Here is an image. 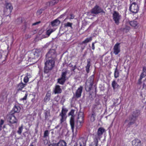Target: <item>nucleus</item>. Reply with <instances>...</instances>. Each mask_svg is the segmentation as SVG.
<instances>
[{
  "label": "nucleus",
  "mask_w": 146,
  "mask_h": 146,
  "mask_svg": "<svg viewBox=\"0 0 146 146\" xmlns=\"http://www.w3.org/2000/svg\"><path fill=\"white\" fill-rule=\"evenodd\" d=\"M23 129V125L22 124L21 126L18 128V130L17 131V133L20 135L21 134Z\"/></svg>",
  "instance_id": "obj_32"
},
{
  "label": "nucleus",
  "mask_w": 146,
  "mask_h": 146,
  "mask_svg": "<svg viewBox=\"0 0 146 146\" xmlns=\"http://www.w3.org/2000/svg\"><path fill=\"white\" fill-rule=\"evenodd\" d=\"M29 78H30V77H29L28 76H25V77L23 79V81L25 84H26L28 82Z\"/></svg>",
  "instance_id": "obj_38"
},
{
  "label": "nucleus",
  "mask_w": 146,
  "mask_h": 146,
  "mask_svg": "<svg viewBox=\"0 0 146 146\" xmlns=\"http://www.w3.org/2000/svg\"><path fill=\"white\" fill-rule=\"evenodd\" d=\"M5 127V126H4V128Z\"/></svg>",
  "instance_id": "obj_62"
},
{
  "label": "nucleus",
  "mask_w": 146,
  "mask_h": 146,
  "mask_svg": "<svg viewBox=\"0 0 146 146\" xmlns=\"http://www.w3.org/2000/svg\"><path fill=\"white\" fill-rule=\"evenodd\" d=\"M68 111V110L67 108H64V106L62 107L61 112L59 114V116L61 117L60 120V124H62L63 122L66 121V114Z\"/></svg>",
  "instance_id": "obj_6"
},
{
  "label": "nucleus",
  "mask_w": 146,
  "mask_h": 146,
  "mask_svg": "<svg viewBox=\"0 0 146 146\" xmlns=\"http://www.w3.org/2000/svg\"><path fill=\"white\" fill-rule=\"evenodd\" d=\"M58 3V0H52L49 2L50 6H53Z\"/></svg>",
  "instance_id": "obj_33"
},
{
  "label": "nucleus",
  "mask_w": 146,
  "mask_h": 146,
  "mask_svg": "<svg viewBox=\"0 0 146 146\" xmlns=\"http://www.w3.org/2000/svg\"><path fill=\"white\" fill-rule=\"evenodd\" d=\"M120 43H117L114 45L113 48V53L115 55L118 54L120 51Z\"/></svg>",
  "instance_id": "obj_15"
},
{
  "label": "nucleus",
  "mask_w": 146,
  "mask_h": 146,
  "mask_svg": "<svg viewBox=\"0 0 146 146\" xmlns=\"http://www.w3.org/2000/svg\"><path fill=\"white\" fill-rule=\"evenodd\" d=\"M75 66H75V67H74V68H73V69H72V70H73V71H74V70L75 69Z\"/></svg>",
  "instance_id": "obj_57"
},
{
  "label": "nucleus",
  "mask_w": 146,
  "mask_h": 146,
  "mask_svg": "<svg viewBox=\"0 0 146 146\" xmlns=\"http://www.w3.org/2000/svg\"><path fill=\"white\" fill-rule=\"evenodd\" d=\"M29 146H35L33 144V143H31Z\"/></svg>",
  "instance_id": "obj_53"
},
{
  "label": "nucleus",
  "mask_w": 146,
  "mask_h": 146,
  "mask_svg": "<svg viewBox=\"0 0 146 146\" xmlns=\"http://www.w3.org/2000/svg\"><path fill=\"white\" fill-rule=\"evenodd\" d=\"M129 23L131 27L135 29H136L138 27L139 23L137 21H131L129 22Z\"/></svg>",
  "instance_id": "obj_26"
},
{
  "label": "nucleus",
  "mask_w": 146,
  "mask_h": 146,
  "mask_svg": "<svg viewBox=\"0 0 146 146\" xmlns=\"http://www.w3.org/2000/svg\"><path fill=\"white\" fill-rule=\"evenodd\" d=\"M89 146H93V145L92 144V143H91V144H90L89 145Z\"/></svg>",
  "instance_id": "obj_54"
},
{
  "label": "nucleus",
  "mask_w": 146,
  "mask_h": 146,
  "mask_svg": "<svg viewBox=\"0 0 146 146\" xmlns=\"http://www.w3.org/2000/svg\"><path fill=\"white\" fill-rule=\"evenodd\" d=\"M145 90H146V85L145 86Z\"/></svg>",
  "instance_id": "obj_61"
},
{
  "label": "nucleus",
  "mask_w": 146,
  "mask_h": 146,
  "mask_svg": "<svg viewBox=\"0 0 146 146\" xmlns=\"http://www.w3.org/2000/svg\"><path fill=\"white\" fill-rule=\"evenodd\" d=\"M91 12L92 13L95 14H98L101 13H105V12L103 10L97 5H96L92 9Z\"/></svg>",
  "instance_id": "obj_10"
},
{
  "label": "nucleus",
  "mask_w": 146,
  "mask_h": 146,
  "mask_svg": "<svg viewBox=\"0 0 146 146\" xmlns=\"http://www.w3.org/2000/svg\"><path fill=\"white\" fill-rule=\"evenodd\" d=\"M66 15V13H64L63 14L61 15L59 17H58V19L63 18Z\"/></svg>",
  "instance_id": "obj_44"
},
{
  "label": "nucleus",
  "mask_w": 146,
  "mask_h": 146,
  "mask_svg": "<svg viewBox=\"0 0 146 146\" xmlns=\"http://www.w3.org/2000/svg\"><path fill=\"white\" fill-rule=\"evenodd\" d=\"M51 96V92L50 91L47 92L46 95L44 98V101L45 102L49 101L50 100Z\"/></svg>",
  "instance_id": "obj_20"
},
{
  "label": "nucleus",
  "mask_w": 146,
  "mask_h": 146,
  "mask_svg": "<svg viewBox=\"0 0 146 146\" xmlns=\"http://www.w3.org/2000/svg\"><path fill=\"white\" fill-rule=\"evenodd\" d=\"M46 56L48 58L55 60L57 56L56 50L54 49H50L46 54Z\"/></svg>",
  "instance_id": "obj_9"
},
{
  "label": "nucleus",
  "mask_w": 146,
  "mask_h": 146,
  "mask_svg": "<svg viewBox=\"0 0 146 146\" xmlns=\"http://www.w3.org/2000/svg\"><path fill=\"white\" fill-rule=\"evenodd\" d=\"M94 143L95 146H98V138H96L94 139Z\"/></svg>",
  "instance_id": "obj_40"
},
{
  "label": "nucleus",
  "mask_w": 146,
  "mask_h": 146,
  "mask_svg": "<svg viewBox=\"0 0 146 146\" xmlns=\"http://www.w3.org/2000/svg\"><path fill=\"white\" fill-rule=\"evenodd\" d=\"M143 78H141V76H140L139 79L138 80V83L139 84H140L141 83V80Z\"/></svg>",
  "instance_id": "obj_45"
},
{
  "label": "nucleus",
  "mask_w": 146,
  "mask_h": 146,
  "mask_svg": "<svg viewBox=\"0 0 146 146\" xmlns=\"http://www.w3.org/2000/svg\"><path fill=\"white\" fill-rule=\"evenodd\" d=\"M5 6L3 10L4 12L8 15L10 14L13 9L12 5L10 3H5Z\"/></svg>",
  "instance_id": "obj_8"
},
{
  "label": "nucleus",
  "mask_w": 146,
  "mask_h": 146,
  "mask_svg": "<svg viewBox=\"0 0 146 146\" xmlns=\"http://www.w3.org/2000/svg\"><path fill=\"white\" fill-rule=\"evenodd\" d=\"M49 133L48 131V130H46L44 133L43 137L44 138L48 136L49 135Z\"/></svg>",
  "instance_id": "obj_39"
},
{
  "label": "nucleus",
  "mask_w": 146,
  "mask_h": 146,
  "mask_svg": "<svg viewBox=\"0 0 146 146\" xmlns=\"http://www.w3.org/2000/svg\"><path fill=\"white\" fill-rule=\"evenodd\" d=\"M50 116V112L46 111L45 113V118L46 119L48 118V117Z\"/></svg>",
  "instance_id": "obj_42"
},
{
  "label": "nucleus",
  "mask_w": 146,
  "mask_h": 146,
  "mask_svg": "<svg viewBox=\"0 0 146 146\" xmlns=\"http://www.w3.org/2000/svg\"><path fill=\"white\" fill-rule=\"evenodd\" d=\"M53 144H50L49 145H48V146H53Z\"/></svg>",
  "instance_id": "obj_56"
},
{
  "label": "nucleus",
  "mask_w": 146,
  "mask_h": 146,
  "mask_svg": "<svg viewBox=\"0 0 146 146\" xmlns=\"http://www.w3.org/2000/svg\"><path fill=\"white\" fill-rule=\"evenodd\" d=\"M60 23V21L57 19L52 21L51 22V24L52 27H55L59 25Z\"/></svg>",
  "instance_id": "obj_23"
},
{
  "label": "nucleus",
  "mask_w": 146,
  "mask_h": 146,
  "mask_svg": "<svg viewBox=\"0 0 146 146\" xmlns=\"http://www.w3.org/2000/svg\"><path fill=\"white\" fill-rule=\"evenodd\" d=\"M55 65V60L49 59L46 61L44 63V72L47 74L52 70Z\"/></svg>",
  "instance_id": "obj_2"
},
{
  "label": "nucleus",
  "mask_w": 146,
  "mask_h": 146,
  "mask_svg": "<svg viewBox=\"0 0 146 146\" xmlns=\"http://www.w3.org/2000/svg\"><path fill=\"white\" fill-rule=\"evenodd\" d=\"M83 88V87L82 86H80L78 88L75 93V96L76 98H79L81 96Z\"/></svg>",
  "instance_id": "obj_19"
},
{
  "label": "nucleus",
  "mask_w": 146,
  "mask_h": 146,
  "mask_svg": "<svg viewBox=\"0 0 146 146\" xmlns=\"http://www.w3.org/2000/svg\"><path fill=\"white\" fill-rule=\"evenodd\" d=\"M84 118V114L82 112L79 113L77 122L76 128L79 129L81 127L83 122Z\"/></svg>",
  "instance_id": "obj_5"
},
{
  "label": "nucleus",
  "mask_w": 146,
  "mask_h": 146,
  "mask_svg": "<svg viewBox=\"0 0 146 146\" xmlns=\"http://www.w3.org/2000/svg\"><path fill=\"white\" fill-rule=\"evenodd\" d=\"M4 122V120L2 119H1L0 121V125H2L3 124Z\"/></svg>",
  "instance_id": "obj_46"
},
{
  "label": "nucleus",
  "mask_w": 146,
  "mask_h": 146,
  "mask_svg": "<svg viewBox=\"0 0 146 146\" xmlns=\"http://www.w3.org/2000/svg\"><path fill=\"white\" fill-rule=\"evenodd\" d=\"M40 21L36 22L35 23H33V25H37L39 23H40Z\"/></svg>",
  "instance_id": "obj_48"
},
{
  "label": "nucleus",
  "mask_w": 146,
  "mask_h": 146,
  "mask_svg": "<svg viewBox=\"0 0 146 146\" xmlns=\"http://www.w3.org/2000/svg\"><path fill=\"white\" fill-rule=\"evenodd\" d=\"M56 144L57 146H66V143L62 140H60Z\"/></svg>",
  "instance_id": "obj_29"
},
{
  "label": "nucleus",
  "mask_w": 146,
  "mask_h": 146,
  "mask_svg": "<svg viewBox=\"0 0 146 146\" xmlns=\"http://www.w3.org/2000/svg\"><path fill=\"white\" fill-rule=\"evenodd\" d=\"M67 74V72L66 71L62 72L60 77L57 80V83L61 85H63L66 80Z\"/></svg>",
  "instance_id": "obj_7"
},
{
  "label": "nucleus",
  "mask_w": 146,
  "mask_h": 146,
  "mask_svg": "<svg viewBox=\"0 0 146 146\" xmlns=\"http://www.w3.org/2000/svg\"><path fill=\"white\" fill-rule=\"evenodd\" d=\"M96 116V113L95 111L94 110H92L91 113L89 115V117L91 121L93 122L95 121Z\"/></svg>",
  "instance_id": "obj_18"
},
{
  "label": "nucleus",
  "mask_w": 146,
  "mask_h": 146,
  "mask_svg": "<svg viewBox=\"0 0 146 146\" xmlns=\"http://www.w3.org/2000/svg\"><path fill=\"white\" fill-rule=\"evenodd\" d=\"M97 42V41H95L94 42H93L92 44V49L94 50L95 49L94 44Z\"/></svg>",
  "instance_id": "obj_43"
},
{
  "label": "nucleus",
  "mask_w": 146,
  "mask_h": 146,
  "mask_svg": "<svg viewBox=\"0 0 146 146\" xmlns=\"http://www.w3.org/2000/svg\"><path fill=\"white\" fill-rule=\"evenodd\" d=\"M96 87H95V90H96Z\"/></svg>",
  "instance_id": "obj_60"
},
{
  "label": "nucleus",
  "mask_w": 146,
  "mask_h": 146,
  "mask_svg": "<svg viewBox=\"0 0 146 146\" xmlns=\"http://www.w3.org/2000/svg\"><path fill=\"white\" fill-rule=\"evenodd\" d=\"M141 78H144L146 76V67H143L142 70V72L140 75Z\"/></svg>",
  "instance_id": "obj_28"
},
{
  "label": "nucleus",
  "mask_w": 146,
  "mask_h": 146,
  "mask_svg": "<svg viewBox=\"0 0 146 146\" xmlns=\"http://www.w3.org/2000/svg\"><path fill=\"white\" fill-rule=\"evenodd\" d=\"M138 116V115L136 114L135 111L133 112V114L129 115L128 118V119H126L124 122L125 123H128L127 126L129 127L131 125L134 124L136 121V118Z\"/></svg>",
  "instance_id": "obj_4"
},
{
  "label": "nucleus",
  "mask_w": 146,
  "mask_h": 146,
  "mask_svg": "<svg viewBox=\"0 0 146 146\" xmlns=\"http://www.w3.org/2000/svg\"><path fill=\"white\" fill-rule=\"evenodd\" d=\"M74 112V110H72L68 113L69 115H71L70 120V124L72 131L74 130V117L73 115Z\"/></svg>",
  "instance_id": "obj_13"
},
{
  "label": "nucleus",
  "mask_w": 146,
  "mask_h": 146,
  "mask_svg": "<svg viewBox=\"0 0 146 146\" xmlns=\"http://www.w3.org/2000/svg\"><path fill=\"white\" fill-rule=\"evenodd\" d=\"M105 131V129L104 128L102 127H99L98 129L97 133V136L98 137L101 136Z\"/></svg>",
  "instance_id": "obj_24"
},
{
  "label": "nucleus",
  "mask_w": 146,
  "mask_h": 146,
  "mask_svg": "<svg viewBox=\"0 0 146 146\" xmlns=\"http://www.w3.org/2000/svg\"><path fill=\"white\" fill-rule=\"evenodd\" d=\"M70 16L71 17L70 18V19H73L74 17V15L72 14H70Z\"/></svg>",
  "instance_id": "obj_47"
},
{
  "label": "nucleus",
  "mask_w": 146,
  "mask_h": 146,
  "mask_svg": "<svg viewBox=\"0 0 146 146\" xmlns=\"http://www.w3.org/2000/svg\"><path fill=\"white\" fill-rule=\"evenodd\" d=\"M7 118L9 122L8 125L13 128L14 126L13 124H17L18 122V119L15 116V114L13 113L12 111H11L7 115Z\"/></svg>",
  "instance_id": "obj_1"
},
{
  "label": "nucleus",
  "mask_w": 146,
  "mask_h": 146,
  "mask_svg": "<svg viewBox=\"0 0 146 146\" xmlns=\"http://www.w3.org/2000/svg\"><path fill=\"white\" fill-rule=\"evenodd\" d=\"M38 12L40 14H41L42 13V10L41 9L39 10L38 11Z\"/></svg>",
  "instance_id": "obj_51"
},
{
  "label": "nucleus",
  "mask_w": 146,
  "mask_h": 146,
  "mask_svg": "<svg viewBox=\"0 0 146 146\" xmlns=\"http://www.w3.org/2000/svg\"><path fill=\"white\" fill-rule=\"evenodd\" d=\"M26 84L23 83L22 81L17 85L16 89L17 90V93H19L20 91L24 92L25 90H23V89L26 86Z\"/></svg>",
  "instance_id": "obj_14"
},
{
  "label": "nucleus",
  "mask_w": 146,
  "mask_h": 146,
  "mask_svg": "<svg viewBox=\"0 0 146 146\" xmlns=\"http://www.w3.org/2000/svg\"><path fill=\"white\" fill-rule=\"evenodd\" d=\"M94 74L90 76L86 81L85 87V90L86 92H89L90 91L92 88L94 84Z\"/></svg>",
  "instance_id": "obj_3"
},
{
  "label": "nucleus",
  "mask_w": 146,
  "mask_h": 146,
  "mask_svg": "<svg viewBox=\"0 0 146 146\" xmlns=\"http://www.w3.org/2000/svg\"><path fill=\"white\" fill-rule=\"evenodd\" d=\"M86 144L84 139L83 138H79L76 143V146H86Z\"/></svg>",
  "instance_id": "obj_16"
},
{
  "label": "nucleus",
  "mask_w": 146,
  "mask_h": 146,
  "mask_svg": "<svg viewBox=\"0 0 146 146\" xmlns=\"http://www.w3.org/2000/svg\"><path fill=\"white\" fill-rule=\"evenodd\" d=\"M113 19L115 23L117 25H118L119 23V20L121 17V15H119V13L115 11L113 15Z\"/></svg>",
  "instance_id": "obj_12"
},
{
  "label": "nucleus",
  "mask_w": 146,
  "mask_h": 146,
  "mask_svg": "<svg viewBox=\"0 0 146 146\" xmlns=\"http://www.w3.org/2000/svg\"><path fill=\"white\" fill-rule=\"evenodd\" d=\"M111 85L113 89H115L116 88L119 87V85L116 82L115 80H113L112 82Z\"/></svg>",
  "instance_id": "obj_31"
},
{
  "label": "nucleus",
  "mask_w": 146,
  "mask_h": 146,
  "mask_svg": "<svg viewBox=\"0 0 146 146\" xmlns=\"http://www.w3.org/2000/svg\"><path fill=\"white\" fill-rule=\"evenodd\" d=\"M118 99H114V100L113 105L115 106H116L119 104L120 103L118 102Z\"/></svg>",
  "instance_id": "obj_36"
},
{
  "label": "nucleus",
  "mask_w": 146,
  "mask_h": 146,
  "mask_svg": "<svg viewBox=\"0 0 146 146\" xmlns=\"http://www.w3.org/2000/svg\"><path fill=\"white\" fill-rule=\"evenodd\" d=\"M41 50L40 49H36L33 53L34 56V59L38 58L40 55L41 54Z\"/></svg>",
  "instance_id": "obj_25"
},
{
  "label": "nucleus",
  "mask_w": 146,
  "mask_h": 146,
  "mask_svg": "<svg viewBox=\"0 0 146 146\" xmlns=\"http://www.w3.org/2000/svg\"><path fill=\"white\" fill-rule=\"evenodd\" d=\"M28 95V94L27 92H26L25 94V96L22 98H21L19 100L21 101L24 100H27V96Z\"/></svg>",
  "instance_id": "obj_37"
},
{
  "label": "nucleus",
  "mask_w": 146,
  "mask_h": 146,
  "mask_svg": "<svg viewBox=\"0 0 146 146\" xmlns=\"http://www.w3.org/2000/svg\"><path fill=\"white\" fill-rule=\"evenodd\" d=\"M26 76H28V77H30V78L31 77V75L27 73V75Z\"/></svg>",
  "instance_id": "obj_50"
},
{
  "label": "nucleus",
  "mask_w": 146,
  "mask_h": 146,
  "mask_svg": "<svg viewBox=\"0 0 146 146\" xmlns=\"http://www.w3.org/2000/svg\"><path fill=\"white\" fill-rule=\"evenodd\" d=\"M72 23H70L69 22H68L67 23H64V27H70L71 29L72 28Z\"/></svg>",
  "instance_id": "obj_35"
},
{
  "label": "nucleus",
  "mask_w": 146,
  "mask_h": 146,
  "mask_svg": "<svg viewBox=\"0 0 146 146\" xmlns=\"http://www.w3.org/2000/svg\"><path fill=\"white\" fill-rule=\"evenodd\" d=\"M21 109V107L18 105H15L11 111H13V113L15 114L16 113H19Z\"/></svg>",
  "instance_id": "obj_22"
},
{
  "label": "nucleus",
  "mask_w": 146,
  "mask_h": 146,
  "mask_svg": "<svg viewBox=\"0 0 146 146\" xmlns=\"http://www.w3.org/2000/svg\"><path fill=\"white\" fill-rule=\"evenodd\" d=\"M108 117V116H106V118L107 119Z\"/></svg>",
  "instance_id": "obj_59"
},
{
  "label": "nucleus",
  "mask_w": 146,
  "mask_h": 146,
  "mask_svg": "<svg viewBox=\"0 0 146 146\" xmlns=\"http://www.w3.org/2000/svg\"><path fill=\"white\" fill-rule=\"evenodd\" d=\"M2 129V125H0V131Z\"/></svg>",
  "instance_id": "obj_55"
},
{
  "label": "nucleus",
  "mask_w": 146,
  "mask_h": 146,
  "mask_svg": "<svg viewBox=\"0 0 146 146\" xmlns=\"http://www.w3.org/2000/svg\"><path fill=\"white\" fill-rule=\"evenodd\" d=\"M53 31L52 29H49L46 31V35L48 36H49Z\"/></svg>",
  "instance_id": "obj_41"
},
{
  "label": "nucleus",
  "mask_w": 146,
  "mask_h": 146,
  "mask_svg": "<svg viewBox=\"0 0 146 146\" xmlns=\"http://www.w3.org/2000/svg\"><path fill=\"white\" fill-rule=\"evenodd\" d=\"M141 143V141L138 139H135L132 141V143L133 146H140Z\"/></svg>",
  "instance_id": "obj_21"
},
{
  "label": "nucleus",
  "mask_w": 146,
  "mask_h": 146,
  "mask_svg": "<svg viewBox=\"0 0 146 146\" xmlns=\"http://www.w3.org/2000/svg\"><path fill=\"white\" fill-rule=\"evenodd\" d=\"M35 98H33L31 99V101L33 103H34L35 101Z\"/></svg>",
  "instance_id": "obj_49"
},
{
  "label": "nucleus",
  "mask_w": 146,
  "mask_h": 146,
  "mask_svg": "<svg viewBox=\"0 0 146 146\" xmlns=\"http://www.w3.org/2000/svg\"><path fill=\"white\" fill-rule=\"evenodd\" d=\"M2 57V55L0 54V58Z\"/></svg>",
  "instance_id": "obj_58"
},
{
  "label": "nucleus",
  "mask_w": 146,
  "mask_h": 146,
  "mask_svg": "<svg viewBox=\"0 0 146 146\" xmlns=\"http://www.w3.org/2000/svg\"><path fill=\"white\" fill-rule=\"evenodd\" d=\"M87 64L85 67V69L86 72L87 74L88 73L90 72V68L91 66V63L90 62V59H88L87 61Z\"/></svg>",
  "instance_id": "obj_27"
},
{
  "label": "nucleus",
  "mask_w": 146,
  "mask_h": 146,
  "mask_svg": "<svg viewBox=\"0 0 146 146\" xmlns=\"http://www.w3.org/2000/svg\"><path fill=\"white\" fill-rule=\"evenodd\" d=\"M129 10L133 13H137L139 10L138 5L135 2L133 3L130 6Z\"/></svg>",
  "instance_id": "obj_11"
},
{
  "label": "nucleus",
  "mask_w": 146,
  "mask_h": 146,
  "mask_svg": "<svg viewBox=\"0 0 146 146\" xmlns=\"http://www.w3.org/2000/svg\"><path fill=\"white\" fill-rule=\"evenodd\" d=\"M119 72L117 69V66L115 69L114 72V76L115 78H117L119 77Z\"/></svg>",
  "instance_id": "obj_30"
},
{
  "label": "nucleus",
  "mask_w": 146,
  "mask_h": 146,
  "mask_svg": "<svg viewBox=\"0 0 146 146\" xmlns=\"http://www.w3.org/2000/svg\"><path fill=\"white\" fill-rule=\"evenodd\" d=\"M62 89L61 88L60 86L58 85H55L53 90V92L55 94H60L62 93Z\"/></svg>",
  "instance_id": "obj_17"
},
{
  "label": "nucleus",
  "mask_w": 146,
  "mask_h": 146,
  "mask_svg": "<svg viewBox=\"0 0 146 146\" xmlns=\"http://www.w3.org/2000/svg\"><path fill=\"white\" fill-rule=\"evenodd\" d=\"M92 40V37H90L89 38H87L84 41L82 42L83 44H86L87 43Z\"/></svg>",
  "instance_id": "obj_34"
},
{
  "label": "nucleus",
  "mask_w": 146,
  "mask_h": 146,
  "mask_svg": "<svg viewBox=\"0 0 146 146\" xmlns=\"http://www.w3.org/2000/svg\"><path fill=\"white\" fill-rule=\"evenodd\" d=\"M58 97H59V96H58V95L57 96H56V97H55V98H55V101H58V100H56V99L57 98H58Z\"/></svg>",
  "instance_id": "obj_52"
}]
</instances>
